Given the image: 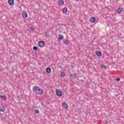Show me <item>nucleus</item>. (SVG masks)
<instances>
[{"mask_svg": "<svg viewBox=\"0 0 124 124\" xmlns=\"http://www.w3.org/2000/svg\"><path fill=\"white\" fill-rule=\"evenodd\" d=\"M32 90L33 92H35L36 94H43V90L38 86H34Z\"/></svg>", "mask_w": 124, "mask_h": 124, "instance_id": "obj_1", "label": "nucleus"}, {"mask_svg": "<svg viewBox=\"0 0 124 124\" xmlns=\"http://www.w3.org/2000/svg\"><path fill=\"white\" fill-rule=\"evenodd\" d=\"M38 45L39 47L42 48V47H44V46H45V42L43 41H40L38 42Z\"/></svg>", "mask_w": 124, "mask_h": 124, "instance_id": "obj_2", "label": "nucleus"}, {"mask_svg": "<svg viewBox=\"0 0 124 124\" xmlns=\"http://www.w3.org/2000/svg\"><path fill=\"white\" fill-rule=\"evenodd\" d=\"M56 95L59 97L62 96V91L59 89L56 90Z\"/></svg>", "mask_w": 124, "mask_h": 124, "instance_id": "obj_3", "label": "nucleus"}, {"mask_svg": "<svg viewBox=\"0 0 124 124\" xmlns=\"http://www.w3.org/2000/svg\"><path fill=\"white\" fill-rule=\"evenodd\" d=\"M62 106L63 108H65V109H67V108H68V105H67V104H66L65 102L62 103Z\"/></svg>", "mask_w": 124, "mask_h": 124, "instance_id": "obj_4", "label": "nucleus"}, {"mask_svg": "<svg viewBox=\"0 0 124 124\" xmlns=\"http://www.w3.org/2000/svg\"><path fill=\"white\" fill-rule=\"evenodd\" d=\"M22 17L24 19H26V18H28V14L26 12H24L22 14Z\"/></svg>", "mask_w": 124, "mask_h": 124, "instance_id": "obj_5", "label": "nucleus"}, {"mask_svg": "<svg viewBox=\"0 0 124 124\" xmlns=\"http://www.w3.org/2000/svg\"><path fill=\"white\" fill-rule=\"evenodd\" d=\"M8 2L12 6L14 5V0H8Z\"/></svg>", "mask_w": 124, "mask_h": 124, "instance_id": "obj_6", "label": "nucleus"}, {"mask_svg": "<svg viewBox=\"0 0 124 124\" xmlns=\"http://www.w3.org/2000/svg\"><path fill=\"white\" fill-rule=\"evenodd\" d=\"M117 12L118 13V14H121L123 12V8H118L117 9Z\"/></svg>", "mask_w": 124, "mask_h": 124, "instance_id": "obj_7", "label": "nucleus"}, {"mask_svg": "<svg viewBox=\"0 0 124 124\" xmlns=\"http://www.w3.org/2000/svg\"><path fill=\"white\" fill-rule=\"evenodd\" d=\"M89 21L91 23H94L95 22V17H92L90 18Z\"/></svg>", "mask_w": 124, "mask_h": 124, "instance_id": "obj_8", "label": "nucleus"}, {"mask_svg": "<svg viewBox=\"0 0 124 124\" xmlns=\"http://www.w3.org/2000/svg\"><path fill=\"white\" fill-rule=\"evenodd\" d=\"M96 55L99 58L101 57V56L102 55V53L100 52V51H97L96 52Z\"/></svg>", "mask_w": 124, "mask_h": 124, "instance_id": "obj_9", "label": "nucleus"}, {"mask_svg": "<svg viewBox=\"0 0 124 124\" xmlns=\"http://www.w3.org/2000/svg\"><path fill=\"white\" fill-rule=\"evenodd\" d=\"M58 3L60 5H63V4H64V1L63 0H59Z\"/></svg>", "mask_w": 124, "mask_h": 124, "instance_id": "obj_10", "label": "nucleus"}, {"mask_svg": "<svg viewBox=\"0 0 124 124\" xmlns=\"http://www.w3.org/2000/svg\"><path fill=\"white\" fill-rule=\"evenodd\" d=\"M5 108L3 106H0V112H4L5 110Z\"/></svg>", "mask_w": 124, "mask_h": 124, "instance_id": "obj_11", "label": "nucleus"}, {"mask_svg": "<svg viewBox=\"0 0 124 124\" xmlns=\"http://www.w3.org/2000/svg\"><path fill=\"white\" fill-rule=\"evenodd\" d=\"M63 37H64L63 35L60 34L59 35V41H62V39H63Z\"/></svg>", "mask_w": 124, "mask_h": 124, "instance_id": "obj_12", "label": "nucleus"}, {"mask_svg": "<svg viewBox=\"0 0 124 124\" xmlns=\"http://www.w3.org/2000/svg\"><path fill=\"white\" fill-rule=\"evenodd\" d=\"M51 71V68L50 67H47L46 69V73H50Z\"/></svg>", "mask_w": 124, "mask_h": 124, "instance_id": "obj_13", "label": "nucleus"}, {"mask_svg": "<svg viewBox=\"0 0 124 124\" xmlns=\"http://www.w3.org/2000/svg\"><path fill=\"white\" fill-rule=\"evenodd\" d=\"M62 11L63 13H66L67 12V8L65 7L62 9Z\"/></svg>", "mask_w": 124, "mask_h": 124, "instance_id": "obj_14", "label": "nucleus"}, {"mask_svg": "<svg viewBox=\"0 0 124 124\" xmlns=\"http://www.w3.org/2000/svg\"><path fill=\"white\" fill-rule=\"evenodd\" d=\"M1 99H2L3 100H6V99H7V97L6 96L3 95L0 96Z\"/></svg>", "mask_w": 124, "mask_h": 124, "instance_id": "obj_15", "label": "nucleus"}, {"mask_svg": "<svg viewBox=\"0 0 124 124\" xmlns=\"http://www.w3.org/2000/svg\"><path fill=\"white\" fill-rule=\"evenodd\" d=\"M61 77H65V73L63 72H62L61 73Z\"/></svg>", "mask_w": 124, "mask_h": 124, "instance_id": "obj_16", "label": "nucleus"}, {"mask_svg": "<svg viewBox=\"0 0 124 124\" xmlns=\"http://www.w3.org/2000/svg\"><path fill=\"white\" fill-rule=\"evenodd\" d=\"M71 76L73 78H77V74H73L71 75Z\"/></svg>", "mask_w": 124, "mask_h": 124, "instance_id": "obj_17", "label": "nucleus"}, {"mask_svg": "<svg viewBox=\"0 0 124 124\" xmlns=\"http://www.w3.org/2000/svg\"><path fill=\"white\" fill-rule=\"evenodd\" d=\"M63 44H65V45H68V40H66L65 41H63Z\"/></svg>", "mask_w": 124, "mask_h": 124, "instance_id": "obj_18", "label": "nucleus"}, {"mask_svg": "<svg viewBox=\"0 0 124 124\" xmlns=\"http://www.w3.org/2000/svg\"><path fill=\"white\" fill-rule=\"evenodd\" d=\"M33 50H34V51H37V50H38V48L37 46H35L33 47Z\"/></svg>", "mask_w": 124, "mask_h": 124, "instance_id": "obj_19", "label": "nucleus"}, {"mask_svg": "<svg viewBox=\"0 0 124 124\" xmlns=\"http://www.w3.org/2000/svg\"><path fill=\"white\" fill-rule=\"evenodd\" d=\"M45 34L46 36H48V35H49V31H45Z\"/></svg>", "mask_w": 124, "mask_h": 124, "instance_id": "obj_20", "label": "nucleus"}, {"mask_svg": "<svg viewBox=\"0 0 124 124\" xmlns=\"http://www.w3.org/2000/svg\"><path fill=\"white\" fill-rule=\"evenodd\" d=\"M101 67L102 68H105V69H106V68H107V67L106 66V65H103V64L101 65Z\"/></svg>", "mask_w": 124, "mask_h": 124, "instance_id": "obj_21", "label": "nucleus"}, {"mask_svg": "<svg viewBox=\"0 0 124 124\" xmlns=\"http://www.w3.org/2000/svg\"><path fill=\"white\" fill-rule=\"evenodd\" d=\"M35 113L36 114H39V110H38V109L35 110Z\"/></svg>", "mask_w": 124, "mask_h": 124, "instance_id": "obj_22", "label": "nucleus"}, {"mask_svg": "<svg viewBox=\"0 0 124 124\" xmlns=\"http://www.w3.org/2000/svg\"><path fill=\"white\" fill-rule=\"evenodd\" d=\"M116 81H117V82H119V81H121V78H117L116 79Z\"/></svg>", "mask_w": 124, "mask_h": 124, "instance_id": "obj_23", "label": "nucleus"}, {"mask_svg": "<svg viewBox=\"0 0 124 124\" xmlns=\"http://www.w3.org/2000/svg\"><path fill=\"white\" fill-rule=\"evenodd\" d=\"M31 31H34V28H31Z\"/></svg>", "mask_w": 124, "mask_h": 124, "instance_id": "obj_24", "label": "nucleus"}]
</instances>
